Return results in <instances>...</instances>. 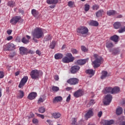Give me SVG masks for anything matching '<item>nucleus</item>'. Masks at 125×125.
I'll use <instances>...</instances> for the list:
<instances>
[{
	"label": "nucleus",
	"instance_id": "1",
	"mask_svg": "<svg viewBox=\"0 0 125 125\" xmlns=\"http://www.w3.org/2000/svg\"><path fill=\"white\" fill-rule=\"evenodd\" d=\"M78 36L86 38L88 36V28L86 26H80L76 29Z\"/></svg>",
	"mask_w": 125,
	"mask_h": 125
},
{
	"label": "nucleus",
	"instance_id": "2",
	"mask_svg": "<svg viewBox=\"0 0 125 125\" xmlns=\"http://www.w3.org/2000/svg\"><path fill=\"white\" fill-rule=\"evenodd\" d=\"M33 37H36V39H42L44 37V33L42 31V29L40 27L35 28L32 33Z\"/></svg>",
	"mask_w": 125,
	"mask_h": 125
},
{
	"label": "nucleus",
	"instance_id": "3",
	"mask_svg": "<svg viewBox=\"0 0 125 125\" xmlns=\"http://www.w3.org/2000/svg\"><path fill=\"white\" fill-rule=\"evenodd\" d=\"M94 58L95 60L93 62V64H94V68H98L101 65V63L103 62V58L101 56L97 55V54H94Z\"/></svg>",
	"mask_w": 125,
	"mask_h": 125
},
{
	"label": "nucleus",
	"instance_id": "4",
	"mask_svg": "<svg viewBox=\"0 0 125 125\" xmlns=\"http://www.w3.org/2000/svg\"><path fill=\"white\" fill-rule=\"evenodd\" d=\"M74 60H75V57L71 53H68L65 57L62 58V61L63 63H71V62H73Z\"/></svg>",
	"mask_w": 125,
	"mask_h": 125
},
{
	"label": "nucleus",
	"instance_id": "5",
	"mask_svg": "<svg viewBox=\"0 0 125 125\" xmlns=\"http://www.w3.org/2000/svg\"><path fill=\"white\" fill-rule=\"evenodd\" d=\"M40 73L41 71L34 69L32 70L30 74V77L32 80H38L39 79V77H40Z\"/></svg>",
	"mask_w": 125,
	"mask_h": 125
},
{
	"label": "nucleus",
	"instance_id": "6",
	"mask_svg": "<svg viewBox=\"0 0 125 125\" xmlns=\"http://www.w3.org/2000/svg\"><path fill=\"white\" fill-rule=\"evenodd\" d=\"M3 48L5 51H12L16 48V45L12 43H8L3 46Z\"/></svg>",
	"mask_w": 125,
	"mask_h": 125
},
{
	"label": "nucleus",
	"instance_id": "7",
	"mask_svg": "<svg viewBox=\"0 0 125 125\" xmlns=\"http://www.w3.org/2000/svg\"><path fill=\"white\" fill-rule=\"evenodd\" d=\"M67 83L70 85H75L79 83V79L76 78H70L67 81Z\"/></svg>",
	"mask_w": 125,
	"mask_h": 125
},
{
	"label": "nucleus",
	"instance_id": "8",
	"mask_svg": "<svg viewBox=\"0 0 125 125\" xmlns=\"http://www.w3.org/2000/svg\"><path fill=\"white\" fill-rule=\"evenodd\" d=\"M28 76H24L23 78L21 80V82H20L19 87L20 88H21L23 87L25 84H26V83L28 82Z\"/></svg>",
	"mask_w": 125,
	"mask_h": 125
},
{
	"label": "nucleus",
	"instance_id": "9",
	"mask_svg": "<svg viewBox=\"0 0 125 125\" xmlns=\"http://www.w3.org/2000/svg\"><path fill=\"white\" fill-rule=\"evenodd\" d=\"M21 55H27L29 53V50L24 47H20L19 48Z\"/></svg>",
	"mask_w": 125,
	"mask_h": 125
},
{
	"label": "nucleus",
	"instance_id": "10",
	"mask_svg": "<svg viewBox=\"0 0 125 125\" xmlns=\"http://www.w3.org/2000/svg\"><path fill=\"white\" fill-rule=\"evenodd\" d=\"M21 19V17L16 16L11 19L10 23H11L12 25H16V24H17V22H18L19 21V20H20Z\"/></svg>",
	"mask_w": 125,
	"mask_h": 125
},
{
	"label": "nucleus",
	"instance_id": "11",
	"mask_svg": "<svg viewBox=\"0 0 125 125\" xmlns=\"http://www.w3.org/2000/svg\"><path fill=\"white\" fill-rule=\"evenodd\" d=\"M103 103L105 106H107L110 104V95H107L103 100Z\"/></svg>",
	"mask_w": 125,
	"mask_h": 125
},
{
	"label": "nucleus",
	"instance_id": "12",
	"mask_svg": "<svg viewBox=\"0 0 125 125\" xmlns=\"http://www.w3.org/2000/svg\"><path fill=\"white\" fill-rule=\"evenodd\" d=\"M80 69L81 67L79 66L74 65L71 67L70 72L71 74H76L78 71H80Z\"/></svg>",
	"mask_w": 125,
	"mask_h": 125
},
{
	"label": "nucleus",
	"instance_id": "13",
	"mask_svg": "<svg viewBox=\"0 0 125 125\" xmlns=\"http://www.w3.org/2000/svg\"><path fill=\"white\" fill-rule=\"evenodd\" d=\"M94 115L93 110L92 109H90L88 110L87 113L85 114V118L86 120H88V119L91 118Z\"/></svg>",
	"mask_w": 125,
	"mask_h": 125
},
{
	"label": "nucleus",
	"instance_id": "14",
	"mask_svg": "<svg viewBox=\"0 0 125 125\" xmlns=\"http://www.w3.org/2000/svg\"><path fill=\"white\" fill-rule=\"evenodd\" d=\"M82 95H83V91L82 89H79L74 93V96L76 97V98L81 97Z\"/></svg>",
	"mask_w": 125,
	"mask_h": 125
},
{
	"label": "nucleus",
	"instance_id": "15",
	"mask_svg": "<svg viewBox=\"0 0 125 125\" xmlns=\"http://www.w3.org/2000/svg\"><path fill=\"white\" fill-rule=\"evenodd\" d=\"M37 95L38 94L36 92H32L29 94L27 98L29 99V100H33V99H35V98L37 97Z\"/></svg>",
	"mask_w": 125,
	"mask_h": 125
},
{
	"label": "nucleus",
	"instance_id": "16",
	"mask_svg": "<svg viewBox=\"0 0 125 125\" xmlns=\"http://www.w3.org/2000/svg\"><path fill=\"white\" fill-rule=\"evenodd\" d=\"M86 61H87V59L78 60L77 61V64H78V65H80V66H83V65H84V64L86 63Z\"/></svg>",
	"mask_w": 125,
	"mask_h": 125
},
{
	"label": "nucleus",
	"instance_id": "17",
	"mask_svg": "<svg viewBox=\"0 0 125 125\" xmlns=\"http://www.w3.org/2000/svg\"><path fill=\"white\" fill-rule=\"evenodd\" d=\"M63 100V98L62 97L60 96H58L57 97H55L53 100V103H55L56 102H61Z\"/></svg>",
	"mask_w": 125,
	"mask_h": 125
},
{
	"label": "nucleus",
	"instance_id": "18",
	"mask_svg": "<svg viewBox=\"0 0 125 125\" xmlns=\"http://www.w3.org/2000/svg\"><path fill=\"white\" fill-rule=\"evenodd\" d=\"M119 39H120V37L117 35H114L110 37V40L114 42H118Z\"/></svg>",
	"mask_w": 125,
	"mask_h": 125
},
{
	"label": "nucleus",
	"instance_id": "19",
	"mask_svg": "<svg viewBox=\"0 0 125 125\" xmlns=\"http://www.w3.org/2000/svg\"><path fill=\"white\" fill-rule=\"evenodd\" d=\"M120 87H115L112 89L111 93H112V94L119 93V92H120Z\"/></svg>",
	"mask_w": 125,
	"mask_h": 125
},
{
	"label": "nucleus",
	"instance_id": "20",
	"mask_svg": "<svg viewBox=\"0 0 125 125\" xmlns=\"http://www.w3.org/2000/svg\"><path fill=\"white\" fill-rule=\"evenodd\" d=\"M85 73L88 75H91L90 78H91L92 76H94V74H95V72L93 71V69H87L85 71Z\"/></svg>",
	"mask_w": 125,
	"mask_h": 125
},
{
	"label": "nucleus",
	"instance_id": "21",
	"mask_svg": "<svg viewBox=\"0 0 125 125\" xmlns=\"http://www.w3.org/2000/svg\"><path fill=\"white\" fill-rule=\"evenodd\" d=\"M59 0H46L48 4H57Z\"/></svg>",
	"mask_w": 125,
	"mask_h": 125
},
{
	"label": "nucleus",
	"instance_id": "22",
	"mask_svg": "<svg viewBox=\"0 0 125 125\" xmlns=\"http://www.w3.org/2000/svg\"><path fill=\"white\" fill-rule=\"evenodd\" d=\"M104 11H103V10H100L96 13V16L98 17V18L101 17V16L104 15Z\"/></svg>",
	"mask_w": 125,
	"mask_h": 125
},
{
	"label": "nucleus",
	"instance_id": "23",
	"mask_svg": "<svg viewBox=\"0 0 125 125\" xmlns=\"http://www.w3.org/2000/svg\"><path fill=\"white\" fill-rule=\"evenodd\" d=\"M55 59H56V60H59V59H62V58L63 59V54L59 53H57L56 54H55Z\"/></svg>",
	"mask_w": 125,
	"mask_h": 125
},
{
	"label": "nucleus",
	"instance_id": "24",
	"mask_svg": "<svg viewBox=\"0 0 125 125\" xmlns=\"http://www.w3.org/2000/svg\"><path fill=\"white\" fill-rule=\"evenodd\" d=\"M110 52H111L113 55H117L120 53V50L119 48H114L111 50Z\"/></svg>",
	"mask_w": 125,
	"mask_h": 125
},
{
	"label": "nucleus",
	"instance_id": "25",
	"mask_svg": "<svg viewBox=\"0 0 125 125\" xmlns=\"http://www.w3.org/2000/svg\"><path fill=\"white\" fill-rule=\"evenodd\" d=\"M115 29H120L122 27V24L119 21L115 22L113 24Z\"/></svg>",
	"mask_w": 125,
	"mask_h": 125
},
{
	"label": "nucleus",
	"instance_id": "26",
	"mask_svg": "<svg viewBox=\"0 0 125 125\" xmlns=\"http://www.w3.org/2000/svg\"><path fill=\"white\" fill-rule=\"evenodd\" d=\"M7 5H8V6H9L10 7H14L16 5V4L15 3V1L10 0V1H8Z\"/></svg>",
	"mask_w": 125,
	"mask_h": 125
},
{
	"label": "nucleus",
	"instance_id": "27",
	"mask_svg": "<svg viewBox=\"0 0 125 125\" xmlns=\"http://www.w3.org/2000/svg\"><path fill=\"white\" fill-rule=\"evenodd\" d=\"M123 114V108L118 107L116 109V115L120 116Z\"/></svg>",
	"mask_w": 125,
	"mask_h": 125
},
{
	"label": "nucleus",
	"instance_id": "28",
	"mask_svg": "<svg viewBox=\"0 0 125 125\" xmlns=\"http://www.w3.org/2000/svg\"><path fill=\"white\" fill-rule=\"evenodd\" d=\"M31 14L34 16V17H37V16L39 15V11L35 9H33L31 10Z\"/></svg>",
	"mask_w": 125,
	"mask_h": 125
},
{
	"label": "nucleus",
	"instance_id": "29",
	"mask_svg": "<svg viewBox=\"0 0 125 125\" xmlns=\"http://www.w3.org/2000/svg\"><path fill=\"white\" fill-rule=\"evenodd\" d=\"M89 25L91 26H94L95 27H97L98 25H99V23L97 21H91V22L89 23Z\"/></svg>",
	"mask_w": 125,
	"mask_h": 125
},
{
	"label": "nucleus",
	"instance_id": "30",
	"mask_svg": "<svg viewBox=\"0 0 125 125\" xmlns=\"http://www.w3.org/2000/svg\"><path fill=\"white\" fill-rule=\"evenodd\" d=\"M101 125H110V121L108 120H102L101 121Z\"/></svg>",
	"mask_w": 125,
	"mask_h": 125
},
{
	"label": "nucleus",
	"instance_id": "31",
	"mask_svg": "<svg viewBox=\"0 0 125 125\" xmlns=\"http://www.w3.org/2000/svg\"><path fill=\"white\" fill-rule=\"evenodd\" d=\"M52 116L54 118V119H59V118L61 117V114H60L59 112H56L53 113Z\"/></svg>",
	"mask_w": 125,
	"mask_h": 125
},
{
	"label": "nucleus",
	"instance_id": "32",
	"mask_svg": "<svg viewBox=\"0 0 125 125\" xmlns=\"http://www.w3.org/2000/svg\"><path fill=\"white\" fill-rule=\"evenodd\" d=\"M107 75H108V72H107V71H103L102 76H101V79H102V80H104V79H105V78L107 77Z\"/></svg>",
	"mask_w": 125,
	"mask_h": 125
},
{
	"label": "nucleus",
	"instance_id": "33",
	"mask_svg": "<svg viewBox=\"0 0 125 125\" xmlns=\"http://www.w3.org/2000/svg\"><path fill=\"white\" fill-rule=\"evenodd\" d=\"M51 40H52V37L50 35L46 36L44 38L45 42H48V41H51Z\"/></svg>",
	"mask_w": 125,
	"mask_h": 125
},
{
	"label": "nucleus",
	"instance_id": "34",
	"mask_svg": "<svg viewBox=\"0 0 125 125\" xmlns=\"http://www.w3.org/2000/svg\"><path fill=\"white\" fill-rule=\"evenodd\" d=\"M24 97V91L22 90H20V95L17 97L19 99H21Z\"/></svg>",
	"mask_w": 125,
	"mask_h": 125
},
{
	"label": "nucleus",
	"instance_id": "35",
	"mask_svg": "<svg viewBox=\"0 0 125 125\" xmlns=\"http://www.w3.org/2000/svg\"><path fill=\"white\" fill-rule=\"evenodd\" d=\"M103 93L106 94V93H109L110 92V87H106L102 91Z\"/></svg>",
	"mask_w": 125,
	"mask_h": 125
},
{
	"label": "nucleus",
	"instance_id": "36",
	"mask_svg": "<svg viewBox=\"0 0 125 125\" xmlns=\"http://www.w3.org/2000/svg\"><path fill=\"white\" fill-rule=\"evenodd\" d=\"M38 111L39 113H41L42 114L44 113V112H45V108H44V107L41 106L39 107Z\"/></svg>",
	"mask_w": 125,
	"mask_h": 125
},
{
	"label": "nucleus",
	"instance_id": "37",
	"mask_svg": "<svg viewBox=\"0 0 125 125\" xmlns=\"http://www.w3.org/2000/svg\"><path fill=\"white\" fill-rule=\"evenodd\" d=\"M21 42H23V43H24V44H27V43H29V40L26 39V38L23 37L21 39Z\"/></svg>",
	"mask_w": 125,
	"mask_h": 125
},
{
	"label": "nucleus",
	"instance_id": "38",
	"mask_svg": "<svg viewBox=\"0 0 125 125\" xmlns=\"http://www.w3.org/2000/svg\"><path fill=\"white\" fill-rule=\"evenodd\" d=\"M71 52L72 53V54H78V53H79V51H78L77 49L71 48Z\"/></svg>",
	"mask_w": 125,
	"mask_h": 125
},
{
	"label": "nucleus",
	"instance_id": "39",
	"mask_svg": "<svg viewBox=\"0 0 125 125\" xmlns=\"http://www.w3.org/2000/svg\"><path fill=\"white\" fill-rule=\"evenodd\" d=\"M52 90L54 92H57V91H59V87H58V86H53L52 87Z\"/></svg>",
	"mask_w": 125,
	"mask_h": 125
},
{
	"label": "nucleus",
	"instance_id": "40",
	"mask_svg": "<svg viewBox=\"0 0 125 125\" xmlns=\"http://www.w3.org/2000/svg\"><path fill=\"white\" fill-rule=\"evenodd\" d=\"M56 44V42H55V41H53L52 43H51L50 44V48H51L52 49H53L55 47Z\"/></svg>",
	"mask_w": 125,
	"mask_h": 125
},
{
	"label": "nucleus",
	"instance_id": "41",
	"mask_svg": "<svg viewBox=\"0 0 125 125\" xmlns=\"http://www.w3.org/2000/svg\"><path fill=\"white\" fill-rule=\"evenodd\" d=\"M77 118H73L72 119L71 125H78V124L77 123Z\"/></svg>",
	"mask_w": 125,
	"mask_h": 125
},
{
	"label": "nucleus",
	"instance_id": "42",
	"mask_svg": "<svg viewBox=\"0 0 125 125\" xmlns=\"http://www.w3.org/2000/svg\"><path fill=\"white\" fill-rule=\"evenodd\" d=\"M74 4H75V3L72 1H69L68 2V6H69V7H73Z\"/></svg>",
	"mask_w": 125,
	"mask_h": 125
},
{
	"label": "nucleus",
	"instance_id": "43",
	"mask_svg": "<svg viewBox=\"0 0 125 125\" xmlns=\"http://www.w3.org/2000/svg\"><path fill=\"white\" fill-rule=\"evenodd\" d=\"M90 7V6L89 5L86 4L84 5V10L85 11H88L89 10V8Z\"/></svg>",
	"mask_w": 125,
	"mask_h": 125
},
{
	"label": "nucleus",
	"instance_id": "44",
	"mask_svg": "<svg viewBox=\"0 0 125 125\" xmlns=\"http://www.w3.org/2000/svg\"><path fill=\"white\" fill-rule=\"evenodd\" d=\"M81 50L82 51H83V52H86V51L88 50L87 48H86V47L83 45L81 46Z\"/></svg>",
	"mask_w": 125,
	"mask_h": 125
},
{
	"label": "nucleus",
	"instance_id": "45",
	"mask_svg": "<svg viewBox=\"0 0 125 125\" xmlns=\"http://www.w3.org/2000/svg\"><path fill=\"white\" fill-rule=\"evenodd\" d=\"M99 5H98L95 4L92 6L93 10H97L98 9H99Z\"/></svg>",
	"mask_w": 125,
	"mask_h": 125
},
{
	"label": "nucleus",
	"instance_id": "46",
	"mask_svg": "<svg viewBox=\"0 0 125 125\" xmlns=\"http://www.w3.org/2000/svg\"><path fill=\"white\" fill-rule=\"evenodd\" d=\"M124 32H125V26H124L123 28H121V29L118 30V32L120 34H122V33H124Z\"/></svg>",
	"mask_w": 125,
	"mask_h": 125
},
{
	"label": "nucleus",
	"instance_id": "47",
	"mask_svg": "<svg viewBox=\"0 0 125 125\" xmlns=\"http://www.w3.org/2000/svg\"><path fill=\"white\" fill-rule=\"evenodd\" d=\"M44 101V99L43 98L40 97L39 99L38 100V104H40V103H42Z\"/></svg>",
	"mask_w": 125,
	"mask_h": 125
},
{
	"label": "nucleus",
	"instance_id": "48",
	"mask_svg": "<svg viewBox=\"0 0 125 125\" xmlns=\"http://www.w3.org/2000/svg\"><path fill=\"white\" fill-rule=\"evenodd\" d=\"M36 115L37 116V117H39V118H41V119H44V115H42L38 113H36Z\"/></svg>",
	"mask_w": 125,
	"mask_h": 125
},
{
	"label": "nucleus",
	"instance_id": "49",
	"mask_svg": "<svg viewBox=\"0 0 125 125\" xmlns=\"http://www.w3.org/2000/svg\"><path fill=\"white\" fill-rule=\"evenodd\" d=\"M32 123H33V124H38L39 123V120L37 119L34 118L32 120Z\"/></svg>",
	"mask_w": 125,
	"mask_h": 125
},
{
	"label": "nucleus",
	"instance_id": "50",
	"mask_svg": "<svg viewBox=\"0 0 125 125\" xmlns=\"http://www.w3.org/2000/svg\"><path fill=\"white\" fill-rule=\"evenodd\" d=\"M4 77V73L2 71H0V79H2Z\"/></svg>",
	"mask_w": 125,
	"mask_h": 125
},
{
	"label": "nucleus",
	"instance_id": "51",
	"mask_svg": "<svg viewBox=\"0 0 125 125\" xmlns=\"http://www.w3.org/2000/svg\"><path fill=\"white\" fill-rule=\"evenodd\" d=\"M117 13L114 10H110V15H115Z\"/></svg>",
	"mask_w": 125,
	"mask_h": 125
},
{
	"label": "nucleus",
	"instance_id": "52",
	"mask_svg": "<svg viewBox=\"0 0 125 125\" xmlns=\"http://www.w3.org/2000/svg\"><path fill=\"white\" fill-rule=\"evenodd\" d=\"M70 100H71V95L69 94L68 96L67 97L66 101V102H70Z\"/></svg>",
	"mask_w": 125,
	"mask_h": 125
},
{
	"label": "nucleus",
	"instance_id": "53",
	"mask_svg": "<svg viewBox=\"0 0 125 125\" xmlns=\"http://www.w3.org/2000/svg\"><path fill=\"white\" fill-rule=\"evenodd\" d=\"M19 11L20 13H21L22 15H23L25 13V12H24V10L22 9H19Z\"/></svg>",
	"mask_w": 125,
	"mask_h": 125
},
{
	"label": "nucleus",
	"instance_id": "54",
	"mask_svg": "<svg viewBox=\"0 0 125 125\" xmlns=\"http://www.w3.org/2000/svg\"><path fill=\"white\" fill-rule=\"evenodd\" d=\"M36 54H38L39 55V56H41V55H42V52H40V50H37L36 52Z\"/></svg>",
	"mask_w": 125,
	"mask_h": 125
},
{
	"label": "nucleus",
	"instance_id": "55",
	"mask_svg": "<svg viewBox=\"0 0 125 125\" xmlns=\"http://www.w3.org/2000/svg\"><path fill=\"white\" fill-rule=\"evenodd\" d=\"M89 103L90 105H93L94 104H95V101L93 100H91Z\"/></svg>",
	"mask_w": 125,
	"mask_h": 125
},
{
	"label": "nucleus",
	"instance_id": "56",
	"mask_svg": "<svg viewBox=\"0 0 125 125\" xmlns=\"http://www.w3.org/2000/svg\"><path fill=\"white\" fill-rule=\"evenodd\" d=\"M102 111H100L99 112V113H98V117H99V118H101V116H102Z\"/></svg>",
	"mask_w": 125,
	"mask_h": 125
},
{
	"label": "nucleus",
	"instance_id": "57",
	"mask_svg": "<svg viewBox=\"0 0 125 125\" xmlns=\"http://www.w3.org/2000/svg\"><path fill=\"white\" fill-rule=\"evenodd\" d=\"M106 47H107V48H108V49H110V42H106Z\"/></svg>",
	"mask_w": 125,
	"mask_h": 125
},
{
	"label": "nucleus",
	"instance_id": "58",
	"mask_svg": "<svg viewBox=\"0 0 125 125\" xmlns=\"http://www.w3.org/2000/svg\"><path fill=\"white\" fill-rule=\"evenodd\" d=\"M13 39V37L11 36H10L7 38V40L8 41H11Z\"/></svg>",
	"mask_w": 125,
	"mask_h": 125
},
{
	"label": "nucleus",
	"instance_id": "59",
	"mask_svg": "<svg viewBox=\"0 0 125 125\" xmlns=\"http://www.w3.org/2000/svg\"><path fill=\"white\" fill-rule=\"evenodd\" d=\"M54 79L55 81H58L59 80V76L58 75H55L54 76Z\"/></svg>",
	"mask_w": 125,
	"mask_h": 125
},
{
	"label": "nucleus",
	"instance_id": "60",
	"mask_svg": "<svg viewBox=\"0 0 125 125\" xmlns=\"http://www.w3.org/2000/svg\"><path fill=\"white\" fill-rule=\"evenodd\" d=\"M7 33L8 35H11V33H12V30H7Z\"/></svg>",
	"mask_w": 125,
	"mask_h": 125
},
{
	"label": "nucleus",
	"instance_id": "61",
	"mask_svg": "<svg viewBox=\"0 0 125 125\" xmlns=\"http://www.w3.org/2000/svg\"><path fill=\"white\" fill-rule=\"evenodd\" d=\"M28 53H31V54H34L35 52H34V51L31 50H28Z\"/></svg>",
	"mask_w": 125,
	"mask_h": 125
},
{
	"label": "nucleus",
	"instance_id": "62",
	"mask_svg": "<svg viewBox=\"0 0 125 125\" xmlns=\"http://www.w3.org/2000/svg\"><path fill=\"white\" fill-rule=\"evenodd\" d=\"M37 39L36 37H34V36H33V40L35 42H38V40L36 39Z\"/></svg>",
	"mask_w": 125,
	"mask_h": 125
},
{
	"label": "nucleus",
	"instance_id": "63",
	"mask_svg": "<svg viewBox=\"0 0 125 125\" xmlns=\"http://www.w3.org/2000/svg\"><path fill=\"white\" fill-rule=\"evenodd\" d=\"M50 8L53 9L55 7V4H53L52 5L49 6Z\"/></svg>",
	"mask_w": 125,
	"mask_h": 125
},
{
	"label": "nucleus",
	"instance_id": "64",
	"mask_svg": "<svg viewBox=\"0 0 125 125\" xmlns=\"http://www.w3.org/2000/svg\"><path fill=\"white\" fill-rule=\"evenodd\" d=\"M120 125H125V122L123 121L121 122Z\"/></svg>",
	"mask_w": 125,
	"mask_h": 125
}]
</instances>
